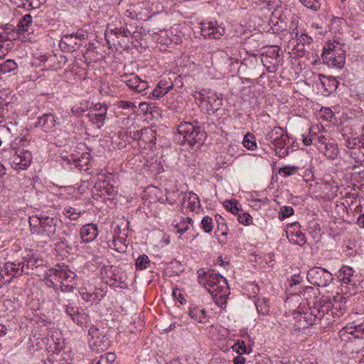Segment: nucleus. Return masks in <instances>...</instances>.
Here are the masks:
<instances>
[{
  "instance_id": "f257e3e1",
  "label": "nucleus",
  "mask_w": 364,
  "mask_h": 364,
  "mask_svg": "<svg viewBox=\"0 0 364 364\" xmlns=\"http://www.w3.org/2000/svg\"><path fill=\"white\" fill-rule=\"evenodd\" d=\"M197 274L198 282L211 294L215 303L220 308L225 309L227 306V298L230 294L227 279L211 269H200Z\"/></svg>"
},
{
  "instance_id": "f03ea898",
  "label": "nucleus",
  "mask_w": 364,
  "mask_h": 364,
  "mask_svg": "<svg viewBox=\"0 0 364 364\" xmlns=\"http://www.w3.org/2000/svg\"><path fill=\"white\" fill-rule=\"evenodd\" d=\"M199 122H183L177 128L179 139L183 137V142H187L191 148H198L204 143L206 133L199 125Z\"/></svg>"
},
{
  "instance_id": "7ed1b4c3",
  "label": "nucleus",
  "mask_w": 364,
  "mask_h": 364,
  "mask_svg": "<svg viewBox=\"0 0 364 364\" xmlns=\"http://www.w3.org/2000/svg\"><path fill=\"white\" fill-rule=\"evenodd\" d=\"M294 318L297 319L299 328H303L317 323V321L322 318L328 323L331 322L328 309L326 308V304H324L323 301L316 306L309 307L306 311L297 313Z\"/></svg>"
},
{
  "instance_id": "20e7f679",
  "label": "nucleus",
  "mask_w": 364,
  "mask_h": 364,
  "mask_svg": "<svg viewBox=\"0 0 364 364\" xmlns=\"http://www.w3.org/2000/svg\"><path fill=\"white\" fill-rule=\"evenodd\" d=\"M321 59L328 66L341 69L345 65L346 51L338 41H328L323 48Z\"/></svg>"
},
{
  "instance_id": "39448f33",
  "label": "nucleus",
  "mask_w": 364,
  "mask_h": 364,
  "mask_svg": "<svg viewBox=\"0 0 364 364\" xmlns=\"http://www.w3.org/2000/svg\"><path fill=\"white\" fill-rule=\"evenodd\" d=\"M75 274L70 270L67 266L58 264L55 268L49 270L48 280L54 287H57L58 284L56 283L59 282L62 291L70 292L75 287Z\"/></svg>"
},
{
  "instance_id": "423d86ee",
  "label": "nucleus",
  "mask_w": 364,
  "mask_h": 364,
  "mask_svg": "<svg viewBox=\"0 0 364 364\" xmlns=\"http://www.w3.org/2000/svg\"><path fill=\"white\" fill-rule=\"evenodd\" d=\"M56 220L46 215L29 218L31 231L33 235L52 237L56 230Z\"/></svg>"
},
{
  "instance_id": "0eeeda50",
  "label": "nucleus",
  "mask_w": 364,
  "mask_h": 364,
  "mask_svg": "<svg viewBox=\"0 0 364 364\" xmlns=\"http://www.w3.org/2000/svg\"><path fill=\"white\" fill-rule=\"evenodd\" d=\"M309 282L318 287H327L333 279L332 274L327 269L318 267L311 268L307 272Z\"/></svg>"
},
{
  "instance_id": "6e6552de",
  "label": "nucleus",
  "mask_w": 364,
  "mask_h": 364,
  "mask_svg": "<svg viewBox=\"0 0 364 364\" xmlns=\"http://www.w3.org/2000/svg\"><path fill=\"white\" fill-rule=\"evenodd\" d=\"M121 82L126 84L131 90L136 93H141L142 95L146 94L145 91L149 87L148 82L141 80L138 75L134 73H131L129 75L124 74L122 75Z\"/></svg>"
},
{
  "instance_id": "1a4fd4ad",
  "label": "nucleus",
  "mask_w": 364,
  "mask_h": 364,
  "mask_svg": "<svg viewBox=\"0 0 364 364\" xmlns=\"http://www.w3.org/2000/svg\"><path fill=\"white\" fill-rule=\"evenodd\" d=\"M110 178L111 174H108L106 170H101L100 172L97 173L95 176V182L94 188L97 191H101V194H104L103 191H105V193L109 196L114 195V188L109 183Z\"/></svg>"
},
{
  "instance_id": "9d476101",
  "label": "nucleus",
  "mask_w": 364,
  "mask_h": 364,
  "mask_svg": "<svg viewBox=\"0 0 364 364\" xmlns=\"http://www.w3.org/2000/svg\"><path fill=\"white\" fill-rule=\"evenodd\" d=\"M200 31L205 39H220L225 34V28L213 21L201 23Z\"/></svg>"
},
{
  "instance_id": "9b49d317",
  "label": "nucleus",
  "mask_w": 364,
  "mask_h": 364,
  "mask_svg": "<svg viewBox=\"0 0 364 364\" xmlns=\"http://www.w3.org/2000/svg\"><path fill=\"white\" fill-rule=\"evenodd\" d=\"M85 38V35L77 33L76 35H64L61 38L59 46L63 52H73L81 45L82 39Z\"/></svg>"
},
{
  "instance_id": "f8f14e48",
  "label": "nucleus",
  "mask_w": 364,
  "mask_h": 364,
  "mask_svg": "<svg viewBox=\"0 0 364 364\" xmlns=\"http://www.w3.org/2000/svg\"><path fill=\"white\" fill-rule=\"evenodd\" d=\"M97 20L95 21V27H97L99 30L95 31V37L97 41H100V40H102V37H105V38L109 41L107 38H109V26L107 23V21L105 19V14L103 11H97V14L96 15ZM94 23V21L92 20V23Z\"/></svg>"
},
{
  "instance_id": "ddd939ff",
  "label": "nucleus",
  "mask_w": 364,
  "mask_h": 364,
  "mask_svg": "<svg viewBox=\"0 0 364 364\" xmlns=\"http://www.w3.org/2000/svg\"><path fill=\"white\" fill-rule=\"evenodd\" d=\"M107 106L105 104L97 103L92 106V124H97L100 129L105 124Z\"/></svg>"
},
{
  "instance_id": "4468645a",
  "label": "nucleus",
  "mask_w": 364,
  "mask_h": 364,
  "mask_svg": "<svg viewBox=\"0 0 364 364\" xmlns=\"http://www.w3.org/2000/svg\"><path fill=\"white\" fill-rule=\"evenodd\" d=\"M92 352L95 350L94 347L96 348L97 353H100V350H105L108 346V339L105 335H102L99 332L97 328H95L92 325Z\"/></svg>"
},
{
  "instance_id": "2eb2a0df",
  "label": "nucleus",
  "mask_w": 364,
  "mask_h": 364,
  "mask_svg": "<svg viewBox=\"0 0 364 364\" xmlns=\"http://www.w3.org/2000/svg\"><path fill=\"white\" fill-rule=\"evenodd\" d=\"M338 277L343 284L352 287H354L355 284L356 279L354 276V270L350 267L343 266L338 272Z\"/></svg>"
},
{
  "instance_id": "dca6fc26",
  "label": "nucleus",
  "mask_w": 364,
  "mask_h": 364,
  "mask_svg": "<svg viewBox=\"0 0 364 364\" xmlns=\"http://www.w3.org/2000/svg\"><path fill=\"white\" fill-rule=\"evenodd\" d=\"M290 228H293L294 232H287L288 236H290L289 241L299 246H303L306 240L304 234L299 230L300 225L298 223H294L291 224Z\"/></svg>"
},
{
  "instance_id": "f3484780",
  "label": "nucleus",
  "mask_w": 364,
  "mask_h": 364,
  "mask_svg": "<svg viewBox=\"0 0 364 364\" xmlns=\"http://www.w3.org/2000/svg\"><path fill=\"white\" fill-rule=\"evenodd\" d=\"M56 117L51 113L45 114L38 117L36 127H41L45 132H48L53 129L56 124Z\"/></svg>"
},
{
  "instance_id": "a211bd4d",
  "label": "nucleus",
  "mask_w": 364,
  "mask_h": 364,
  "mask_svg": "<svg viewBox=\"0 0 364 364\" xmlns=\"http://www.w3.org/2000/svg\"><path fill=\"white\" fill-rule=\"evenodd\" d=\"M182 200V206L189 208L191 211L196 210L200 206L199 198L193 192L183 193Z\"/></svg>"
},
{
  "instance_id": "6ab92c4d",
  "label": "nucleus",
  "mask_w": 364,
  "mask_h": 364,
  "mask_svg": "<svg viewBox=\"0 0 364 364\" xmlns=\"http://www.w3.org/2000/svg\"><path fill=\"white\" fill-rule=\"evenodd\" d=\"M4 271L7 274L11 275L12 277H16L21 275L22 273L27 272L24 262L18 263L8 262L5 265Z\"/></svg>"
},
{
  "instance_id": "aec40b11",
  "label": "nucleus",
  "mask_w": 364,
  "mask_h": 364,
  "mask_svg": "<svg viewBox=\"0 0 364 364\" xmlns=\"http://www.w3.org/2000/svg\"><path fill=\"white\" fill-rule=\"evenodd\" d=\"M215 220L218 223V228L215 232V235L218 237L220 243H225V240L221 239L220 237H226L228 235V228L225 223L224 218L220 215H216L215 216Z\"/></svg>"
},
{
  "instance_id": "412c9836",
  "label": "nucleus",
  "mask_w": 364,
  "mask_h": 364,
  "mask_svg": "<svg viewBox=\"0 0 364 364\" xmlns=\"http://www.w3.org/2000/svg\"><path fill=\"white\" fill-rule=\"evenodd\" d=\"M316 140H317L319 143H321L322 145L325 146L326 152L325 155L328 156V157L333 158L334 156L337 155V149L335 147L333 143H328L326 141L327 139L323 135L318 136L316 138H315Z\"/></svg>"
},
{
  "instance_id": "4be33fe9",
  "label": "nucleus",
  "mask_w": 364,
  "mask_h": 364,
  "mask_svg": "<svg viewBox=\"0 0 364 364\" xmlns=\"http://www.w3.org/2000/svg\"><path fill=\"white\" fill-rule=\"evenodd\" d=\"M172 89V85L167 86V82L164 80L159 82L156 87L152 91V95L154 98L159 99L168 92Z\"/></svg>"
},
{
  "instance_id": "5701e85b",
  "label": "nucleus",
  "mask_w": 364,
  "mask_h": 364,
  "mask_svg": "<svg viewBox=\"0 0 364 364\" xmlns=\"http://www.w3.org/2000/svg\"><path fill=\"white\" fill-rule=\"evenodd\" d=\"M45 343L43 338L40 337V335L34 334L28 340V348L30 351H36L43 348V345Z\"/></svg>"
},
{
  "instance_id": "b1692460",
  "label": "nucleus",
  "mask_w": 364,
  "mask_h": 364,
  "mask_svg": "<svg viewBox=\"0 0 364 364\" xmlns=\"http://www.w3.org/2000/svg\"><path fill=\"white\" fill-rule=\"evenodd\" d=\"M18 65L13 60H7L0 65V79H4L6 74L17 69Z\"/></svg>"
},
{
  "instance_id": "393cba45",
  "label": "nucleus",
  "mask_w": 364,
  "mask_h": 364,
  "mask_svg": "<svg viewBox=\"0 0 364 364\" xmlns=\"http://www.w3.org/2000/svg\"><path fill=\"white\" fill-rule=\"evenodd\" d=\"M284 133V129L280 127H275L272 130L266 134V140L271 142L273 145L275 142L278 141L279 138L283 136Z\"/></svg>"
},
{
  "instance_id": "a878e982",
  "label": "nucleus",
  "mask_w": 364,
  "mask_h": 364,
  "mask_svg": "<svg viewBox=\"0 0 364 364\" xmlns=\"http://www.w3.org/2000/svg\"><path fill=\"white\" fill-rule=\"evenodd\" d=\"M132 132L130 131L129 135L132 136L134 140H141L145 143H146V136L151 135L154 138V131L150 128H145L141 130L135 131L133 132L132 135Z\"/></svg>"
},
{
  "instance_id": "bb28decb",
  "label": "nucleus",
  "mask_w": 364,
  "mask_h": 364,
  "mask_svg": "<svg viewBox=\"0 0 364 364\" xmlns=\"http://www.w3.org/2000/svg\"><path fill=\"white\" fill-rule=\"evenodd\" d=\"M345 304H336L335 306L326 304V308L328 309L331 322L334 321L333 318H338L343 315V310L344 309Z\"/></svg>"
},
{
  "instance_id": "cd10ccee",
  "label": "nucleus",
  "mask_w": 364,
  "mask_h": 364,
  "mask_svg": "<svg viewBox=\"0 0 364 364\" xmlns=\"http://www.w3.org/2000/svg\"><path fill=\"white\" fill-rule=\"evenodd\" d=\"M108 31L109 34L122 36V37H128L129 36H131L133 38H136V36H134L135 31H133V29H124V26L114 28H109Z\"/></svg>"
},
{
  "instance_id": "c85d7f7f",
  "label": "nucleus",
  "mask_w": 364,
  "mask_h": 364,
  "mask_svg": "<svg viewBox=\"0 0 364 364\" xmlns=\"http://www.w3.org/2000/svg\"><path fill=\"white\" fill-rule=\"evenodd\" d=\"M23 262H25L26 269H27V272H26V274H28L29 269H33L34 267L42 265L43 260L35 257L34 255H32L28 258H23Z\"/></svg>"
},
{
  "instance_id": "c756f323",
  "label": "nucleus",
  "mask_w": 364,
  "mask_h": 364,
  "mask_svg": "<svg viewBox=\"0 0 364 364\" xmlns=\"http://www.w3.org/2000/svg\"><path fill=\"white\" fill-rule=\"evenodd\" d=\"M324 304H329L335 306L336 304H343L346 303V299L343 295L337 294L332 296H326L323 299Z\"/></svg>"
},
{
  "instance_id": "7c9ffc66",
  "label": "nucleus",
  "mask_w": 364,
  "mask_h": 364,
  "mask_svg": "<svg viewBox=\"0 0 364 364\" xmlns=\"http://www.w3.org/2000/svg\"><path fill=\"white\" fill-rule=\"evenodd\" d=\"M343 331L348 334L354 335L355 333H361L364 335V327L361 324H356L355 322L347 324Z\"/></svg>"
},
{
  "instance_id": "2f4dec72",
  "label": "nucleus",
  "mask_w": 364,
  "mask_h": 364,
  "mask_svg": "<svg viewBox=\"0 0 364 364\" xmlns=\"http://www.w3.org/2000/svg\"><path fill=\"white\" fill-rule=\"evenodd\" d=\"M268 304L269 300L267 299L263 298L261 299H258L255 303L258 313L262 315L268 314L269 311V306Z\"/></svg>"
},
{
  "instance_id": "473e14b6",
  "label": "nucleus",
  "mask_w": 364,
  "mask_h": 364,
  "mask_svg": "<svg viewBox=\"0 0 364 364\" xmlns=\"http://www.w3.org/2000/svg\"><path fill=\"white\" fill-rule=\"evenodd\" d=\"M243 146L249 150H255L257 148V143L255 136L251 133H247L242 141Z\"/></svg>"
},
{
  "instance_id": "72a5a7b5",
  "label": "nucleus",
  "mask_w": 364,
  "mask_h": 364,
  "mask_svg": "<svg viewBox=\"0 0 364 364\" xmlns=\"http://www.w3.org/2000/svg\"><path fill=\"white\" fill-rule=\"evenodd\" d=\"M32 23V18L30 14H26L18 23V31L23 33L28 31V27Z\"/></svg>"
},
{
  "instance_id": "f704fd0d",
  "label": "nucleus",
  "mask_w": 364,
  "mask_h": 364,
  "mask_svg": "<svg viewBox=\"0 0 364 364\" xmlns=\"http://www.w3.org/2000/svg\"><path fill=\"white\" fill-rule=\"evenodd\" d=\"M150 263L149 258L147 255H140L136 260L135 267L137 270H143L148 267Z\"/></svg>"
},
{
  "instance_id": "c9c22d12",
  "label": "nucleus",
  "mask_w": 364,
  "mask_h": 364,
  "mask_svg": "<svg viewBox=\"0 0 364 364\" xmlns=\"http://www.w3.org/2000/svg\"><path fill=\"white\" fill-rule=\"evenodd\" d=\"M303 6L314 11H318L321 9V0H299Z\"/></svg>"
},
{
  "instance_id": "e433bc0d",
  "label": "nucleus",
  "mask_w": 364,
  "mask_h": 364,
  "mask_svg": "<svg viewBox=\"0 0 364 364\" xmlns=\"http://www.w3.org/2000/svg\"><path fill=\"white\" fill-rule=\"evenodd\" d=\"M225 209L235 215H239L240 208L238 206V202L235 200H225L224 203Z\"/></svg>"
},
{
  "instance_id": "4c0bfd02",
  "label": "nucleus",
  "mask_w": 364,
  "mask_h": 364,
  "mask_svg": "<svg viewBox=\"0 0 364 364\" xmlns=\"http://www.w3.org/2000/svg\"><path fill=\"white\" fill-rule=\"evenodd\" d=\"M297 294L304 298V299H309L312 296L315 295L314 288L312 287L306 286L299 289Z\"/></svg>"
},
{
  "instance_id": "58836bf2",
  "label": "nucleus",
  "mask_w": 364,
  "mask_h": 364,
  "mask_svg": "<svg viewBox=\"0 0 364 364\" xmlns=\"http://www.w3.org/2000/svg\"><path fill=\"white\" fill-rule=\"evenodd\" d=\"M91 224H87L82 227L80 230V237L82 239V243L86 245L90 242L89 235L90 233Z\"/></svg>"
},
{
  "instance_id": "ea45409f",
  "label": "nucleus",
  "mask_w": 364,
  "mask_h": 364,
  "mask_svg": "<svg viewBox=\"0 0 364 364\" xmlns=\"http://www.w3.org/2000/svg\"><path fill=\"white\" fill-rule=\"evenodd\" d=\"M358 144L359 142L357 143L356 139H346L345 142V145L348 147L350 151V156L354 158V156H358L356 150H358Z\"/></svg>"
},
{
  "instance_id": "a19ab883",
  "label": "nucleus",
  "mask_w": 364,
  "mask_h": 364,
  "mask_svg": "<svg viewBox=\"0 0 364 364\" xmlns=\"http://www.w3.org/2000/svg\"><path fill=\"white\" fill-rule=\"evenodd\" d=\"M201 314L200 313V309L198 308V306H194V307H191L190 309H189V315L190 316L196 320V321L199 322V323H205V320H204V316H203V317H201L200 315Z\"/></svg>"
},
{
  "instance_id": "79ce46f5",
  "label": "nucleus",
  "mask_w": 364,
  "mask_h": 364,
  "mask_svg": "<svg viewBox=\"0 0 364 364\" xmlns=\"http://www.w3.org/2000/svg\"><path fill=\"white\" fill-rule=\"evenodd\" d=\"M201 228L206 233H210L213 228V222L212 218L209 216L204 217L200 223Z\"/></svg>"
},
{
  "instance_id": "37998d69",
  "label": "nucleus",
  "mask_w": 364,
  "mask_h": 364,
  "mask_svg": "<svg viewBox=\"0 0 364 364\" xmlns=\"http://www.w3.org/2000/svg\"><path fill=\"white\" fill-rule=\"evenodd\" d=\"M294 214V209L291 206H283L280 208V211L278 214V218L280 220H283L285 218L292 215Z\"/></svg>"
},
{
  "instance_id": "c03bdc74",
  "label": "nucleus",
  "mask_w": 364,
  "mask_h": 364,
  "mask_svg": "<svg viewBox=\"0 0 364 364\" xmlns=\"http://www.w3.org/2000/svg\"><path fill=\"white\" fill-rule=\"evenodd\" d=\"M298 169H299L298 167L294 166H283V167L280 168L279 170V174H283V176L284 177H287V176H291L294 173H296V171H298Z\"/></svg>"
},
{
  "instance_id": "a18cd8bd",
  "label": "nucleus",
  "mask_w": 364,
  "mask_h": 364,
  "mask_svg": "<svg viewBox=\"0 0 364 364\" xmlns=\"http://www.w3.org/2000/svg\"><path fill=\"white\" fill-rule=\"evenodd\" d=\"M58 333H56L55 335V334H53L51 336V338L53 340V341L54 342V345H55V351H60V350H62L63 348H64V340L63 338L61 337H58Z\"/></svg>"
},
{
  "instance_id": "49530a36",
  "label": "nucleus",
  "mask_w": 364,
  "mask_h": 364,
  "mask_svg": "<svg viewBox=\"0 0 364 364\" xmlns=\"http://www.w3.org/2000/svg\"><path fill=\"white\" fill-rule=\"evenodd\" d=\"M20 155L22 156L23 167L26 168L31 162V154L28 151L20 150Z\"/></svg>"
},
{
  "instance_id": "de8ad7c7",
  "label": "nucleus",
  "mask_w": 364,
  "mask_h": 364,
  "mask_svg": "<svg viewBox=\"0 0 364 364\" xmlns=\"http://www.w3.org/2000/svg\"><path fill=\"white\" fill-rule=\"evenodd\" d=\"M14 151L13 154L11 156L10 161L11 163L19 166L21 168L23 167L22 156L20 155V151Z\"/></svg>"
},
{
  "instance_id": "09e8293b",
  "label": "nucleus",
  "mask_w": 364,
  "mask_h": 364,
  "mask_svg": "<svg viewBox=\"0 0 364 364\" xmlns=\"http://www.w3.org/2000/svg\"><path fill=\"white\" fill-rule=\"evenodd\" d=\"M252 220V216L247 213H241L237 216V220L240 223L248 225L251 223Z\"/></svg>"
},
{
  "instance_id": "8fccbe9b",
  "label": "nucleus",
  "mask_w": 364,
  "mask_h": 364,
  "mask_svg": "<svg viewBox=\"0 0 364 364\" xmlns=\"http://www.w3.org/2000/svg\"><path fill=\"white\" fill-rule=\"evenodd\" d=\"M289 139L287 134L284 133L283 136L278 140V141L275 142L274 146L275 148H285V146L289 144Z\"/></svg>"
},
{
  "instance_id": "3c124183",
  "label": "nucleus",
  "mask_w": 364,
  "mask_h": 364,
  "mask_svg": "<svg viewBox=\"0 0 364 364\" xmlns=\"http://www.w3.org/2000/svg\"><path fill=\"white\" fill-rule=\"evenodd\" d=\"M112 269V267L111 266L103 265L102 267H101L100 274L103 279H105V277L112 279L114 274Z\"/></svg>"
},
{
  "instance_id": "603ef678",
  "label": "nucleus",
  "mask_w": 364,
  "mask_h": 364,
  "mask_svg": "<svg viewBox=\"0 0 364 364\" xmlns=\"http://www.w3.org/2000/svg\"><path fill=\"white\" fill-rule=\"evenodd\" d=\"M232 348L240 355H242L243 353H248L250 352L243 341H242L241 343H237V344L236 345H234Z\"/></svg>"
},
{
  "instance_id": "864d4df0",
  "label": "nucleus",
  "mask_w": 364,
  "mask_h": 364,
  "mask_svg": "<svg viewBox=\"0 0 364 364\" xmlns=\"http://www.w3.org/2000/svg\"><path fill=\"white\" fill-rule=\"evenodd\" d=\"M109 364L108 361H107V354L106 353H100L99 356L95 355V358H92V364Z\"/></svg>"
},
{
  "instance_id": "5fc2aeb1",
  "label": "nucleus",
  "mask_w": 364,
  "mask_h": 364,
  "mask_svg": "<svg viewBox=\"0 0 364 364\" xmlns=\"http://www.w3.org/2000/svg\"><path fill=\"white\" fill-rule=\"evenodd\" d=\"M174 227L180 234H183L189 229V225L186 224V221L185 220H181L180 223L176 224Z\"/></svg>"
},
{
  "instance_id": "6e6d98bb",
  "label": "nucleus",
  "mask_w": 364,
  "mask_h": 364,
  "mask_svg": "<svg viewBox=\"0 0 364 364\" xmlns=\"http://www.w3.org/2000/svg\"><path fill=\"white\" fill-rule=\"evenodd\" d=\"M1 29L4 33L8 34L9 36H15L14 26L12 24H5L1 28Z\"/></svg>"
},
{
  "instance_id": "4d7b16f0",
  "label": "nucleus",
  "mask_w": 364,
  "mask_h": 364,
  "mask_svg": "<svg viewBox=\"0 0 364 364\" xmlns=\"http://www.w3.org/2000/svg\"><path fill=\"white\" fill-rule=\"evenodd\" d=\"M358 151L361 154V157L358 155L354 156V159L358 161L363 162L364 161V139L363 141H359Z\"/></svg>"
},
{
  "instance_id": "13d9d810",
  "label": "nucleus",
  "mask_w": 364,
  "mask_h": 364,
  "mask_svg": "<svg viewBox=\"0 0 364 364\" xmlns=\"http://www.w3.org/2000/svg\"><path fill=\"white\" fill-rule=\"evenodd\" d=\"M119 106V107H121L122 109H132L136 107V105L134 102H127V101H124V100L120 101Z\"/></svg>"
},
{
  "instance_id": "bf43d9fd",
  "label": "nucleus",
  "mask_w": 364,
  "mask_h": 364,
  "mask_svg": "<svg viewBox=\"0 0 364 364\" xmlns=\"http://www.w3.org/2000/svg\"><path fill=\"white\" fill-rule=\"evenodd\" d=\"M276 154L280 158H284L289 154L288 149L275 148Z\"/></svg>"
},
{
  "instance_id": "052dcab7",
  "label": "nucleus",
  "mask_w": 364,
  "mask_h": 364,
  "mask_svg": "<svg viewBox=\"0 0 364 364\" xmlns=\"http://www.w3.org/2000/svg\"><path fill=\"white\" fill-rule=\"evenodd\" d=\"M289 29L291 30V36H294L295 37H297L299 36V32L297 31V23L295 22L294 21H291L290 26H289Z\"/></svg>"
},
{
  "instance_id": "680f3d73",
  "label": "nucleus",
  "mask_w": 364,
  "mask_h": 364,
  "mask_svg": "<svg viewBox=\"0 0 364 364\" xmlns=\"http://www.w3.org/2000/svg\"><path fill=\"white\" fill-rule=\"evenodd\" d=\"M15 38V36H10L8 34L4 33L3 31H0V42H4L6 41H11Z\"/></svg>"
},
{
  "instance_id": "e2e57ef3",
  "label": "nucleus",
  "mask_w": 364,
  "mask_h": 364,
  "mask_svg": "<svg viewBox=\"0 0 364 364\" xmlns=\"http://www.w3.org/2000/svg\"><path fill=\"white\" fill-rule=\"evenodd\" d=\"M320 129L318 126H313L309 129V134L310 136L312 138H316L318 136L317 132H319Z\"/></svg>"
},
{
  "instance_id": "0e129e2a",
  "label": "nucleus",
  "mask_w": 364,
  "mask_h": 364,
  "mask_svg": "<svg viewBox=\"0 0 364 364\" xmlns=\"http://www.w3.org/2000/svg\"><path fill=\"white\" fill-rule=\"evenodd\" d=\"M299 41L303 43L307 44H310L313 41L312 38L306 34H301Z\"/></svg>"
},
{
  "instance_id": "69168bd1",
  "label": "nucleus",
  "mask_w": 364,
  "mask_h": 364,
  "mask_svg": "<svg viewBox=\"0 0 364 364\" xmlns=\"http://www.w3.org/2000/svg\"><path fill=\"white\" fill-rule=\"evenodd\" d=\"M80 294L84 300L88 301L91 299V294L87 292L85 289H81V290L80 291Z\"/></svg>"
},
{
  "instance_id": "338daca9",
  "label": "nucleus",
  "mask_w": 364,
  "mask_h": 364,
  "mask_svg": "<svg viewBox=\"0 0 364 364\" xmlns=\"http://www.w3.org/2000/svg\"><path fill=\"white\" fill-rule=\"evenodd\" d=\"M106 354H107V361H108V363L109 364L113 363L117 358L116 354L114 353H109V352L106 353Z\"/></svg>"
},
{
  "instance_id": "774afa93",
  "label": "nucleus",
  "mask_w": 364,
  "mask_h": 364,
  "mask_svg": "<svg viewBox=\"0 0 364 364\" xmlns=\"http://www.w3.org/2000/svg\"><path fill=\"white\" fill-rule=\"evenodd\" d=\"M303 137V143L306 146H309L313 143V141H316L315 138H312L311 136H305L302 135Z\"/></svg>"
}]
</instances>
